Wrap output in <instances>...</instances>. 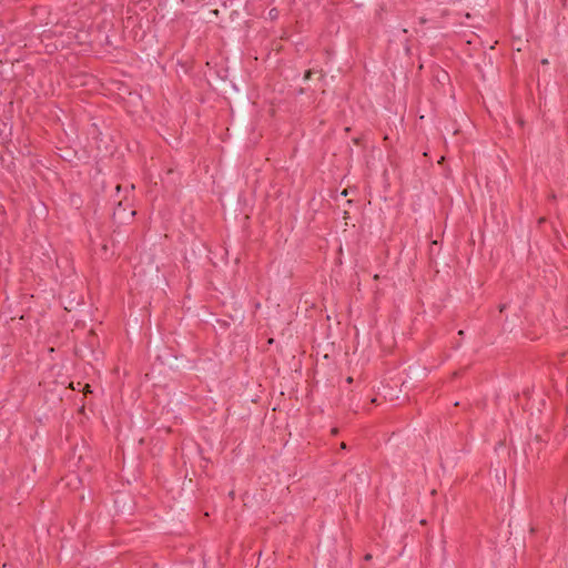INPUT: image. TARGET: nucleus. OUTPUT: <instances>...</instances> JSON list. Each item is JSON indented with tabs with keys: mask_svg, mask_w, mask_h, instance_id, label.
Returning <instances> with one entry per match:
<instances>
[{
	"mask_svg": "<svg viewBox=\"0 0 568 568\" xmlns=\"http://www.w3.org/2000/svg\"><path fill=\"white\" fill-rule=\"evenodd\" d=\"M126 206H130V204L126 203V205H124L122 201H119L118 205H116V207L114 209V212H113L114 217H119L120 220H124L123 213H125Z\"/></svg>",
	"mask_w": 568,
	"mask_h": 568,
	"instance_id": "1",
	"label": "nucleus"
},
{
	"mask_svg": "<svg viewBox=\"0 0 568 568\" xmlns=\"http://www.w3.org/2000/svg\"><path fill=\"white\" fill-rule=\"evenodd\" d=\"M268 14L271 19H276L278 17V11L277 9L273 8L270 10Z\"/></svg>",
	"mask_w": 568,
	"mask_h": 568,
	"instance_id": "2",
	"label": "nucleus"
},
{
	"mask_svg": "<svg viewBox=\"0 0 568 568\" xmlns=\"http://www.w3.org/2000/svg\"><path fill=\"white\" fill-rule=\"evenodd\" d=\"M310 78H311V71H306L305 79H310Z\"/></svg>",
	"mask_w": 568,
	"mask_h": 568,
	"instance_id": "3",
	"label": "nucleus"
},
{
	"mask_svg": "<svg viewBox=\"0 0 568 568\" xmlns=\"http://www.w3.org/2000/svg\"><path fill=\"white\" fill-rule=\"evenodd\" d=\"M134 214H135V211H133V210L129 212L130 217H132Z\"/></svg>",
	"mask_w": 568,
	"mask_h": 568,
	"instance_id": "4",
	"label": "nucleus"
},
{
	"mask_svg": "<svg viewBox=\"0 0 568 568\" xmlns=\"http://www.w3.org/2000/svg\"><path fill=\"white\" fill-rule=\"evenodd\" d=\"M365 559H366V560H371V559H372V555H369V554H368V555H366V556H365Z\"/></svg>",
	"mask_w": 568,
	"mask_h": 568,
	"instance_id": "5",
	"label": "nucleus"
},
{
	"mask_svg": "<svg viewBox=\"0 0 568 568\" xmlns=\"http://www.w3.org/2000/svg\"><path fill=\"white\" fill-rule=\"evenodd\" d=\"M346 382H347L348 384H351V383L353 382V378H352V377H348V378L346 379Z\"/></svg>",
	"mask_w": 568,
	"mask_h": 568,
	"instance_id": "6",
	"label": "nucleus"
},
{
	"mask_svg": "<svg viewBox=\"0 0 568 568\" xmlns=\"http://www.w3.org/2000/svg\"><path fill=\"white\" fill-rule=\"evenodd\" d=\"M120 191H121V186H120V185H118V186H116V192H120Z\"/></svg>",
	"mask_w": 568,
	"mask_h": 568,
	"instance_id": "7",
	"label": "nucleus"
},
{
	"mask_svg": "<svg viewBox=\"0 0 568 568\" xmlns=\"http://www.w3.org/2000/svg\"><path fill=\"white\" fill-rule=\"evenodd\" d=\"M341 447H342L343 449H344V448H346L345 443H342Z\"/></svg>",
	"mask_w": 568,
	"mask_h": 568,
	"instance_id": "8",
	"label": "nucleus"
}]
</instances>
